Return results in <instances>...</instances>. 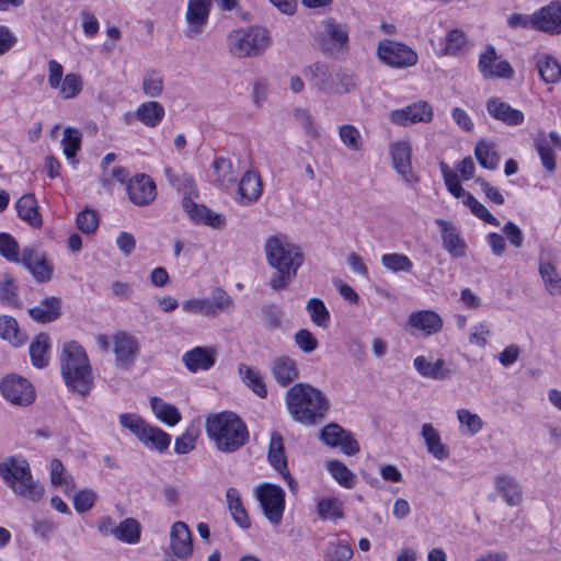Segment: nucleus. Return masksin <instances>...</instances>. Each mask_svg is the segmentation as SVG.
Returning a JSON list of instances; mask_svg holds the SVG:
<instances>
[{
  "instance_id": "13",
  "label": "nucleus",
  "mask_w": 561,
  "mask_h": 561,
  "mask_svg": "<svg viewBox=\"0 0 561 561\" xmlns=\"http://www.w3.org/2000/svg\"><path fill=\"white\" fill-rule=\"evenodd\" d=\"M126 193L134 205L147 206L157 197L156 183L147 174H136L127 181Z\"/></svg>"
},
{
  "instance_id": "49",
  "label": "nucleus",
  "mask_w": 561,
  "mask_h": 561,
  "mask_svg": "<svg viewBox=\"0 0 561 561\" xmlns=\"http://www.w3.org/2000/svg\"><path fill=\"white\" fill-rule=\"evenodd\" d=\"M323 554L327 561H350L354 551L347 542L336 540L327 543Z\"/></svg>"
},
{
  "instance_id": "10",
  "label": "nucleus",
  "mask_w": 561,
  "mask_h": 561,
  "mask_svg": "<svg viewBox=\"0 0 561 561\" xmlns=\"http://www.w3.org/2000/svg\"><path fill=\"white\" fill-rule=\"evenodd\" d=\"M256 496L268 522L279 525L285 508L284 490L278 485L264 483L256 489Z\"/></svg>"
},
{
  "instance_id": "52",
  "label": "nucleus",
  "mask_w": 561,
  "mask_h": 561,
  "mask_svg": "<svg viewBox=\"0 0 561 561\" xmlns=\"http://www.w3.org/2000/svg\"><path fill=\"white\" fill-rule=\"evenodd\" d=\"M82 134L75 127H66L62 133L61 146L68 160L73 159L81 148Z\"/></svg>"
},
{
  "instance_id": "46",
  "label": "nucleus",
  "mask_w": 561,
  "mask_h": 561,
  "mask_svg": "<svg viewBox=\"0 0 561 561\" xmlns=\"http://www.w3.org/2000/svg\"><path fill=\"white\" fill-rule=\"evenodd\" d=\"M467 44V36L463 31L459 28L450 30L445 37V46L436 51L438 57L443 56H455L457 55Z\"/></svg>"
},
{
  "instance_id": "11",
  "label": "nucleus",
  "mask_w": 561,
  "mask_h": 561,
  "mask_svg": "<svg viewBox=\"0 0 561 561\" xmlns=\"http://www.w3.org/2000/svg\"><path fill=\"white\" fill-rule=\"evenodd\" d=\"M19 263L39 283H46L53 277L54 267L38 245L25 247Z\"/></svg>"
},
{
  "instance_id": "39",
  "label": "nucleus",
  "mask_w": 561,
  "mask_h": 561,
  "mask_svg": "<svg viewBox=\"0 0 561 561\" xmlns=\"http://www.w3.org/2000/svg\"><path fill=\"white\" fill-rule=\"evenodd\" d=\"M226 499L228 508L236 524L243 529H248L251 523L242 504L239 491L236 488H228L226 491Z\"/></svg>"
},
{
  "instance_id": "37",
  "label": "nucleus",
  "mask_w": 561,
  "mask_h": 561,
  "mask_svg": "<svg viewBox=\"0 0 561 561\" xmlns=\"http://www.w3.org/2000/svg\"><path fill=\"white\" fill-rule=\"evenodd\" d=\"M164 115L163 105L157 101L144 102L135 111V117L150 128L157 127L164 118Z\"/></svg>"
},
{
  "instance_id": "61",
  "label": "nucleus",
  "mask_w": 561,
  "mask_h": 561,
  "mask_svg": "<svg viewBox=\"0 0 561 561\" xmlns=\"http://www.w3.org/2000/svg\"><path fill=\"white\" fill-rule=\"evenodd\" d=\"M457 419L461 426H465L467 433L471 436L478 434L482 428V420L476 413L470 412L467 409H459L457 411Z\"/></svg>"
},
{
  "instance_id": "12",
  "label": "nucleus",
  "mask_w": 561,
  "mask_h": 561,
  "mask_svg": "<svg viewBox=\"0 0 561 561\" xmlns=\"http://www.w3.org/2000/svg\"><path fill=\"white\" fill-rule=\"evenodd\" d=\"M3 397L15 405H28L35 400V390L32 383L20 376H7L1 381Z\"/></svg>"
},
{
  "instance_id": "48",
  "label": "nucleus",
  "mask_w": 561,
  "mask_h": 561,
  "mask_svg": "<svg viewBox=\"0 0 561 561\" xmlns=\"http://www.w3.org/2000/svg\"><path fill=\"white\" fill-rule=\"evenodd\" d=\"M539 275L543 282L547 291L551 296L561 295V277L559 276L556 267L551 263H540Z\"/></svg>"
},
{
  "instance_id": "18",
  "label": "nucleus",
  "mask_w": 561,
  "mask_h": 561,
  "mask_svg": "<svg viewBox=\"0 0 561 561\" xmlns=\"http://www.w3.org/2000/svg\"><path fill=\"white\" fill-rule=\"evenodd\" d=\"M113 342L117 364L125 368L131 367L139 353L137 339L127 332H118L113 336Z\"/></svg>"
},
{
  "instance_id": "24",
  "label": "nucleus",
  "mask_w": 561,
  "mask_h": 561,
  "mask_svg": "<svg viewBox=\"0 0 561 561\" xmlns=\"http://www.w3.org/2000/svg\"><path fill=\"white\" fill-rule=\"evenodd\" d=\"M182 206L190 218L195 222H201L213 228H220L224 225L220 215L214 213L205 205L196 204L194 199L183 198Z\"/></svg>"
},
{
  "instance_id": "45",
  "label": "nucleus",
  "mask_w": 561,
  "mask_h": 561,
  "mask_svg": "<svg viewBox=\"0 0 561 561\" xmlns=\"http://www.w3.org/2000/svg\"><path fill=\"white\" fill-rule=\"evenodd\" d=\"M148 448H154L159 451L165 450L170 443L171 436L159 427L148 426L139 438Z\"/></svg>"
},
{
  "instance_id": "56",
  "label": "nucleus",
  "mask_w": 561,
  "mask_h": 561,
  "mask_svg": "<svg viewBox=\"0 0 561 561\" xmlns=\"http://www.w3.org/2000/svg\"><path fill=\"white\" fill-rule=\"evenodd\" d=\"M83 88V79L79 73H67L61 81L58 90L62 99L69 100L76 98Z\"/></svg>"
},
{
  "instance_id": "8",
  "label": "nucleus",
  "mask_w": 561,
  "mask_h": 561,
  "mask_svg": "<svg viewBox=\"0 0 561 561\" xmlns=\"http://www.w3.org/2000/svg\"><path fill=\"white\" fill-rule=\"evenodd\" d=\"M321 31L316 35L319 48L325 54L343 51L348 43V27L336 22L333 18H325L321 22Z\"/></svg>"
},
{
  "instance_id": "25",
  "label": "nucleus",
  "mask_w": 561,
  "mask_h": 561,
  "mask_svg": "<svg viewBox=\"0 0 561 561\" xmlns=\"http://www.w3.org/2000/svg\"><path fill=\"white\" fill-rule=\"evenodd\" d=\"M10 489L16 496L32 502H38L45 494L44 485L34 479L31 468L27 470V476L24 474Z\"/></svg>"
},
{
  "instance_id": "14",
  "label": "nucleus",
  "mask_w": 561,
  "mask_h": 561,
  "mask_svg": "<svg viewBox=\"0 0 561 561\" xmlns=\"http://www.w3.org/2000/svg\"><path fill=\"white\" fill-rule=\"evenodd\" d=\"M497 54L492 45H488L480 54L478 68L484 79H511L514 76L513 67L508 61H497Z\"/></svg>"
},
{
  "instance_id": "58",
  "label": "nucleus",
  "mask_w": 561,
  "mask_h": 561,
  "mask_svg": "<svg viewBox=\"0 0 561 561\" xmlns=\"http://www.w3.org/2000/svg\"><path fill=\"white\" fill-rule=\"evenodd\" d=\"M65 467L59 459H54L50 462V481L54 485H59L64 492L68 493L75 488V482L71 476L64 474Z\"/></svg>"
},
{
  "instance_id": "59",
  "label": "nucleus",
  "mask_w": 561,
  "mask_h": 561,
  "mask_svg": "<svg viewBox=\"0 0 561 561\" xmlns=\"http://www.w3.org/2000/svg\"><path fill=\"white\" fill-rule=\"evenodd\" d=\"M293 116L295 122L305 130L308 136L312 138H317L319 136L314 117L308 108L297 107L294 110Z\"/></svg>"
},
{
  "instance_id": "62",
  "label": "nucleus",
  "mask_w": 561,
  "mask_h": 561,
  "mask_svg": "<svg viewBox=\"0 0 561 561\" xmlns=\"http://www.w3.org/2000/svg\"><path fill=\"white\" fill-rule=\"evenodd\" d=\"M341 141L350 149L357 151L362 148V137L356 127L353 125H342L339 129Z\"/></svg>"
},
{
  "instance_id": "4",
  "label": "nucleus",
  "mask_w": 561,
  "mask_h": 561,
  "mask_svg": "<svg viewBox=\"0 0 561 561\" xmlns=\"http://www.w3.org/2000/svg\"><path fill=\"white\" fill-rule=\"evenodd\" d=\"M302 73L312 87L327 94L347 93L356 85L352 73L334 69L323 62H314L305 67Z\"/></svg>"
},
{
  "instance_id": "54",
  "label": "nucleus",
  "mask_w": 561,
  "mask_h": 561,
  "mask_svg": "<svg viewBox=\"0 0 561 561\" xmlns=\"http://www.w3.org/2000/svg\"><path fill=\"white\" fill-rule=\"evenodd\" d=\"M317 513L324 520H336L344 515L342 503L334 497L320 500L317 504Z\"/></svg>"
},
{
  "instance_id": "42",
  "label": "nucleus",
  "mask_w": 561,
  "mask_h": 561,
  "mask_svg": "<svg viewBox=\"0 0 561 561\" xmlns=\"http://www.w3.org/2000/svg\"><path fill=\"white\" fill-rule=\"evenodd\" d=\"M213 170L216 175L217 183L222 187L231 186L237 180V172L232 161L220 157L213 162Z\"/></svg>"
},
{
  "instance_id": "23",
  "label": "nucleus",
  "mask_w": 561,
  "mask_h": 561,
  "mask_svg": "<svg viewBox=\"0 0 561 561\" xmlns=\"http://www.w3.org/2000/svg\"><path fill=\"white\" fill-rule=\"evenodd\" d=\"M171 548L173 553L181 559H187L193 551L191 531L185 523L175 522L170 533Z\"/></svg>"
},
{
  "instance_id": "63",
  "label": "nucleus",
  "mask_w": 561,
  "mask_h": 561,
  "mask_svg": "<svg viewBox=\"0 0 561 561\" xmlns=\"http://www.w3.org/2000/svg\"><path fill=\"white\" fill-rule=\"evenodd\" d=\"M328 470L340 484L346 488H351L353 485L354 474L343 462L332 460L328 462Z\"/></svg>"
},
{
  "instance_id": "38",
  "label": "nucleus",
  "mask_w": 561,
  "mask_h": 561,
  "mask_svg": "<svg viewBox=\"0 0 561 561\" xmlns=\"http://www.w3.org/2000/svg\"><path fill=\"white\" fill-rule=\"evenodd\" d=\"M164 174L170 184L183 194V198L194 199L198 196L197 186L192 175L187 173L175 174L170 167L164 168Z\"/></svg>"
},
{
  "instance_id": "53",
  "label": "nucleus",
  "mask_w": 561,
  "mask_h": 561,
  "mask_svg": "<svg viewBox=\"0 0 561 561\" xmlns=\"http://www.w3.org/2000/svg\"><path fill=\"white\" fill-rule=\"evenodd\" d=\"M115 538L128 542L136 543L140 538V525L134 518H126L115 528Z\"/></svg>"
},
{
  "instance_id": "44",
  "label": "nucleus",
  "mask_w": 561,
  "mask_h": 561,
  "mask_svg": "<svg viewBox=\"0 0 561 561\" xmlns=\"http://www.w3.org/2000/svg\"><path fill=\"white\" fill-rule=\"evenodd\" d=\"M48 336L39 334L30 345V357L32 365L36 368H44L48 364Z\"/></svg>"
},
{
  "instance_id": "34",
  "label": "nucleus",
  "mask_w": 561,
  "mask_h": 561,
  "mask_svg": "<svg viewBox=\"0 0 561 561\" xmlns=\"http://www.w3.org/2000/svg\"><path fill=\"white\" fill-rule=\"evenodd\" d=\"M19 217L30 226L38 228L42 226V216L38 211L37 201L32 193L24 194L15 204Z\"/></svg>"
},
{
  "instance_id": "41",
  "label": "nucleus",
  "mask_w": 561,
  "mask_h": 561,
  "mask_svg": "<svg viewBox=\"0 0 561 561\" xmlns=\"http://www.w3.org/2000/svg\"><path fill=\"white\" fill-rule=\"evenodd\" d=\"M0 337L13 346H20L26 341L25 335L19 330L18 321L10 316L0 317Z\"/></svg>"
},
{
  "instance_id": "32",
  "label": "nucleus",
  "mask_w": 561,
  "mask_h": 561,
  "mask_svg": "<svg viewBox=\"0 0 561 561\" xmlns=\"http://www.w3.org/2000/svg\"><path fill=\"white\" fill-rule=\"evenodd\" d=\"M494 485L508 506H517L520 504L523 491L515 478L507 474L496 476Z\"/></svg>"
},
{
  "instance_id": "15",
  "label": "nucleus",
  "mask_w": 561,
  "mask_h": 561,
  "mask_svg": "<svg viewBox=\"0 0 561 561\" xmlns=\"http://www.w3.org/2000/svg\"><path fill=\"white\" fill-rule=\"evenodd\" d=\"M211 9V0H188L185 13L187 22L186 36L196 38L199 36L208 21Z\"/></svg>"
},
{
  "instance_id": "26",
  "label": "nucleus",
  "mask_w": 561,
  "mask_h": 561,
  "mask_svg": "<svg viewBox=\"0 0 561 561\" xmlns=\"http://www.w3.org/2000/svg\"><path fill=\"white\" fill-rule=\"evenodd\" d=\"M10 489L16 496L32 502H38L45 494L44 485L34 479L31 468L27 470V476L24 474Z\"/></svg>"
},
{
  "instance_id": "64",
  "label": "nucleus",
  "mask_w": 561,
  "mask_h": 561,
  "mask_svg": "<svg viewBox=\"0 0 561 561\" xmlns=\"http://www.w3.org/2000/svg\"><path fill=\"white\" fill-rule=\"evenodd\" d=\"M76 222L81 232L91 234L98 229L99 217L94 210L83 209L78 214Z\"/></svg>"
},
{
  "instance_id": "2",
  "label": "nucleus",
  "mask_w": 561,
  "mask_h": 561,
  "mask_svg": "<svg viewBox=\"0 0 561 561\" xmlns=\"http://www.w3.org/2000/svg\"><path fill=\"white\" fill-rule=\"evenodd\" d=\"M206 432L217 449L222 453H233L244 446L249 439L244 422L229 411L207 416Z\"/></svg>"
},
{
  "instance_id": "22",
  "label": "nucleus",
  "mask_w": 561,
  "mask_h": 561,
  "mask_svg": "<svg viewBox=\"0 0 561 561\" xmlns=\"http://www.w3.org/2000/svg\"><path fill=\"white\" fill-rule=\"evenodd\" d=\"M486 111L494 119L501 121L508 126H517L524 122L523 112L513 108L499 98H491L486 101Z\"/></svg>"
},
{
  "instance_id": "40",
  "label": "nucleus",
  "mask_w": 561,
  "mask_h": 561,
  "mask_svg": "<svg viewBox=\"0 0 561 561\" xmlns=\"http://www.w3.org/2000/svg\"><path fill=\"white\" fill-rule=\"evenodd\" d=\"M150 404L154 415L167 425L174 426L181 421V414L175 405L167 403L158 397H152Z\"/></svg>"
},
{
  "instance_id": "20",
  "label": "nucleus",
  "mask_w": 561,
  "mask_h": 561,
  "mask_svg": "<svg viewBox=\"0 0 561 561\" xmlns=\"http://www.w3.org/2000/svg\"><path fill=\"white\" fill-rule=\"evenodd\" d=\"M435 224L440 231L444 249L451 257H463L466 255L467 244L460 237L456 227L451 222L440 218L436 219Z\"/></svg>"
},
{
  "instance_id": "7",
  "label": "nucleus",
  "mask_w": 561,
  "mask_h": 561,
  "mask_svg": "<svg viewBox=\"0 0 561 561\" xmlns=\"http://www.w3.org/2000/svg\"><path fill=\"white\" fill-rule=\"evenodd\" d=\"M233 300L221 287L211 291L210 297L188 299L182 302V309L187 313L215 317L220 312L230 313Z\"/></svg>"
},
{
  "instance_id": "51",
  "label": "nucleus",
  "mask_w": 561,
  "mask_h": 561,
  "mask_svg": "<svg viewBox=\"0 0 561 561\" xmlns=\"http://www.w3.org/2000/svg\"><path fill=\"white\" fill-rule=\"evenodd\" d=\"M474 154L482 168L489 170H494L497 168L500 159L492 144L484 140L479 141L474 148Z\"/></svg>"
},
{
  "instance_id": "36",
  "label": "nucleus",
  "mask_w": 561,
  "mask_h": 561,
  "mask_svg": "<svg viewBox=\"0 0 561 561\" xmlns=\"http://www.w3.org/2000/svg\"><path fill=\"white\" fill-rule=\"evenodd\" d=\"M262 180L260 175L253 171H247L239 182L238 192L243 204L256 202L262 195Z\"/></svg>"
},
{
  "instance_id": "28",
  "label": "nucleus",
  "mask_w": 561,
  "mask_h": 561,
  "mask_svg": "<svg viewBox=\"0 0 561 561\" xmlns=\"http://www.w3.org/2000/svg\"><path fill=\"white\" fill-rule=\"evenodd\" d=\"M28 314L39 323L53 322L61 314V300L56 296L46 297L37 306L32 307Z\"/></svg>"
},
{
  "instance_id": "27",
  "label": "nucleus",
  "mask_w": 561,
  "mask_h": 561,
  "mask_svg": "<svg viewBox=\"0 0 561 561\" xmlns=\"http://www.w3.org/2000/svg\"><path fill=\"white\" fill-rule=\"evenodd\" d=\"M271 373L277 383L287 386L298 377L299 370L294 358L278 356L271 363Z\"/></svg>"
},
{
  "instance_id": "21",
  "label": "nucleus",
  "mask_w": 561,
  "mask_h": 561,
  "mask_svg": "<svg viewBox=\"0 0 561 561\" xmlns=\"http://www.w3.org/2000/svg\"><path fill=\"white\" fill-rule=\"evenodd\" d=\"M442 317L434 310H420L409 316L407 325L430 336L438 333L443 328Z\"/></svg>"
},
{
  "instance_id": "43",
  "label": "nucleus",
  "mask_w": 561,
  "mask_h": 561,
  "mask_svg": "<svg viewBox=\"0 0 561 561\" xmlns=\"http://www.w3.org/2000/svg\"><path fill=\"white\" fill-rule=\"evenodd\" d=\"M537 68L546 83H554L561 77V65L550 55H542L537 59Z\"/></svg>"
},
{
  "instance_id": "3",
  "label": "nucleus",
  "mask_w": 561,
  "mask_h": 561,
  "mask_svg": "<svg viewBox=\"0 0 561 561\" xmlns=\"http://www.w3.org/2000/svg\"><path fill=\"white\" fill-rule=\"evenodd\" d=\"M61 374L66 385L80 394H87L91 388V374L88 357L77 342L65 344L61 355Z\"/></svg>"
},
{
  "instance_id": "55",
  "label": "nucleus",
  "mask_w": 561,
  "mask_h": 561,
  "mask_svg": "<svg viewBox=\"0 0 561 561\" xmlns=\"http://www.w3.org/2000/svg\"><path fill=\"white\" fill-rule=\"evenodd\" d=\"M306 309L309 312L311 321L320 327L328 328L330 322V312L324 302L319 298H310L307 301Z\"/></svg>"
},
{
  "instance_id": "31",
  "label": "nucleus",
  "mask_w": 561,
  "mask_h": 561,
  "mask_svg": "<svg viewBox=\"0 0 561 561\" xmlns=\"http://www.w3.org/2000/svg\"><path fill=\"white\" fill-rule=\"evenodd\" d=\"M28 462L23 458L9 456L0 461V478L11 488L24 474L27 476Z\"/></svg>"
},
{
  "instance_id": "9",
  "label": "nucleus",
  "mask_w": 561,
  "mask_h": 561,
  "mask_svg": "<svg viewBox=\"0 0 561 561\" xmlns=\"http://www.w3.org/2000/svg\"><path fill=\"white\" fill-rule=\"evenodd\" d=\"M377 56L386 65L393 68H408L416 65L417 54L408 45L383 38L378 43Z\"/></svg>"
},
{
  "instance_id": "50",
  "label": "nucleus",
  "mask_w": 561,
  "mask_h": 561,
  "mask_svg": "<svg viewBox=\"0 0 561 561\" xmlns=\"http://www.w3.org/2000/svg\"><path fill=\"white\" fill-rule=\"evenodd\" d=\"M142 92L151 99L159 98L163 91V77L153 69H147L142 77Z\"/></svg>"
},
{
  "instance_id": "29",
  "label": "nucleus",
  "mask_w": 561,
  "mask_h": 561,
  "mask_svg": "<svg viewBox=\"0 0 561 561\" xmlns=\"http://www.w3.org/2000/svg\"><path fill=\"white\" fill-rule=\"evenodd\" d=\"M182 362L191 373L208 370L215 364V354L206 347L196 346L183 354Z\"/></svg>"
},
{
  "instance_id": "5",
  "label": "nucleus",
  "mask_w": 561,
  "mask_h": 561,
  "mask_svg": "<svg viewBox=\"0 0 561 561\" xmlns=\"http://www.w3.org/2000/svg\"><path fill=\"white\" fill-rule=\"evenodd\" d=\"M264 252L268 265L275 270L298 271L305 260L300 247L283 234L267 238Z\"/></svg>"
},
{
  "instance_id": "30",
  "label": "nucleus",
  "mask_w": 561,
  "mask_h": 561,
  "mask_svg": "<svg viewBox=\"0 0 561 561\" xmlns=\"http://www.w3.org/2000/svg\"><path fill=\"white\" fill-rule=\"evenodd\" d=\"M268 460L270 463L284 477H288L289 486L294 489V481L287 471V459L283 444V436L278 432L271 434L268 446Z\"/></svg>"
},
{
  "instance_id": "6",
  "label": "nucleus",
  "mask_w": 561,
  "mask_h": 561,
  "mask_svg": "<svg viewBox=\"0 0 561 561\" xmlns=\"http://www.w3.org/2000/svg\"><path fill=\"white\" fill-rule=\"evenodd\" d=\"M268 45L267 32L261 27L233 30L227 36V48L237 58L259 56Z\"/></svg>"
},
{
  "instance_id": "35",
  "label": "nucleus",
  "mask_w": 561,
  "mask_h": 561,
  "mask_svg": "<svg viewBox=\"0 0 561 561\" xmlns=\"http://www.w3.org/2000/svg\"><path fill=\"white\" fill-rule=\"evenodd\" d=\"M413 365L415 370L425 378L445 380L450 375V370L446 368V363L443 358L431 363L426 357L417 356L414 358Z\"/></svg>"
},
{
  "instance_id": "19",
  "label": "nucleus",
  "mask_w": 561,
  "mask_h": 561,
  "mask_svg": "<svg viewBox=\"0 0 561 561\" xmlns=\"http://www.w3.org/2000/svg\"><path fill=\"white\" fill-rule=\"evenodd\" d=\"M537 31L548 35L561 34V0H553L536 11Z\"/></svg>"
},
{
  "instance_id": "60",
  "label": "nucleus",
  "mask_w": 561,
  "mask_h": 561,
  "mask_svg": "<svg viewBox=\"0 0 561 561\" xmlns=\"http://www.w3.org/2000/svg\"><path fill=\"white\" fill-rule=\"evenodd\" d=\"M20 247L18 241L9 233L0 232V254L10 262H20Z\"/></svg>"
},
{
  "instance_id": "47",
  "label": "nucleus",
  "mask_w": 561,
  "mask_h": 561,
  "mask_svg": "<svg viewBox=\"0 0 561 561\" xmlns=\"http://www.w3.org/2000/svg\"><path fill=\"white\" fill-rule=\"evenodd\" d=\"M239 374L242 381L260 398H265L267 390L260 373L245 364H240Z\"/></svg>"
},
{
  "instance_id": "1",
  "label": "nucleus",
  "mask_w": 561,
  "mask_h": 561,
  "mask_svg": "<svg viewBox=\"0 0 561 561\" xmlns=\"http://www.w3.org/2000/svg\"><path fill=\"white\" fill-rule=\"evenodd\" d=\"M285 400L293 420L306 426L322 422L330 410L325 394L309 383H295L286 392Z\"/></svg>"
},
{
  "instance_id": "17",
  "label": "nucleus",
  "mask_w": 561,
  "mask_h": 561,
  "mask_svg": "<svg viewBox=\"0 0 561 561\" xmlns=\"http://www.w3.org/2000/svg\"><path fill=\"white\" fill-rule=\"evenodd\" d=\"M389 118L399 126L420 122L427 123L433 118V111L427 102L419 101L402 108L391 111Z\"/></svg>"
},
{
  "instance_id": "33",
  "label": "nucleus",
  "mask_w": 561,
  "mask_h": 561,
  "mask_svg": "<svg viewBox=\"0 0 561 561\" xmlns=\"http://www.w3.org/2000/svg\"><path fill=\"white\" fill-rule=\"evenodd\" d=\"M421 436L425 442L427 451L438 460H445L449 457V449L440 439L439 432L431 424L422 425Z\"/></svg>"
},
{
  "instance_id": "16",
  "label": "nucleus",
  "mask_w": 561,
  "mask_h": 561,
  "mask_svg": "<svg viewBox=\"0 0 561 561\" xmlns=\"http://www.w3.org/2000/svg\"><path fill=\"white\" fill-rule=\"evenodd\" d=\"M392 165L405 183L415 184L419 176L413 172L411 164L412 148L408 141H396L390 146Z\"/></svg>"
},
{
  "instance_id": "57",
  "label": "nucleus",
  "mask_w": 561,
  "mask_h": 561,
  "mask_svg": "<svg viewBox=\"0 0 561 561\" xmlns=\"http://www.w3.org/2000/svg\"><path fill=\"white\" fill-rule=\"evenodd\" d=\"M381 264L387 270L398 272H411L413 267L412 261L401 253H388L381 256Z\"/></svg>"
}]
</instances>
